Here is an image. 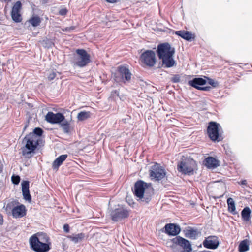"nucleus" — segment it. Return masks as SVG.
<instances>
[{
	"mask_svg": "<svg viewBox=\"0 0 252 252\" xmlns=\"http://www.w3.org/2000/svg\"><path fill=\"white\" fill-rule=\"evenodd\" d=\"M157 52L159 59L162 60L163 65L167 67L173 66V49L170 44L168 43L158 44Z\"/></svg>",
	"mask_w": 252,
	"mask_h": 252,
	"instance_id": "1",
	"label": "nucleus"
},
{
	"mask_svg": "<svg viewBox=\"0 0 252 252\" xmlns=\"http://www.w3.org/2000/svg\"><path fill=\"white\" fill-rule=\"evenodd\" d=\"M134 194L139 199L148 203L153 194V189L151 185L139 180L135 183Z\"/></svg>",
	"mask_w": 252,
	"mask_h": 252,
	"instance_id": "2",
	"label": "nucleus"
},
{
	"mask_svg": "<svg viewBox=\"0 0 252 252\" xmlns=\"http://www.w3.org/2000/svg\"><path fill=\"white\" fill-rule=\"evenodd\" d=\"M23 142L25 145L21 148L22 155L28 158L31 157V155L34 152L40 142L36 140V137L33 135H27Z\"/></svg>",
	"mask_w": 252,
	"mask_h": 252,
	"instance_id": "3",
	"label": "nucleus"
},
{
	"mask_svg": "<svg viewBox=\"0 0 252 252\" xmlns=\"http://www.w3.org/2000/svg\"><path fill=\"white\" fill-rule=\"evenodd\" d=\"M196 167V162L192 159L188 158H185L177 165V170L179 172L189 176L194 174V170Z\"/></svg>",
	"mask_w": 252,
	"mask_h": 252,
	"instance_id": "4",
	"label": "nucleus"
},
{
	"mask_svg": "<svg viewBox=\"0 0 252 252\" xmlns=\"http://www.w3.org/2000/svg\"><path fill=\"white\" fill-rule=\"evenodd\" d=\"M132 74L127 67L120 66L114 75V80L118 83L127 84L131 79Z\"/></svg>",
	"mask_w": 252,
	"mask_h": 252,
	"instance_id": "5",
	"label": "nucleus"
},
{
	"mask_svg": "<svg viewBox=\"0 0 252 252\" xmlns=\"http://www.w3.org/2000/svg\"><path fill=\"white\" fill-rule=\"evenodd\" d=\"M31 248L36 252H47L50 249L51 243L40 242L36 235H32L29 239Z\"/></svg>",
	"mask_w": 252,
	"mask_h": 252,
	"instance_id": "6",
	"label": "nucleus"
},
{
	"mask_svg": "<svg viewBox=\"0 0 252 252\" xmlns=\"http://www.w3.org/2000/svg\"><path fill=\"white\" fill-rule=\"evenodd\" d=\"M220 124L215 122H210L207 128V133L209 138L213 141H220L222 140L220 134L219 133Z\"/></svg>",
	"mask_w": 252,
	"mask_h": 252,
	"instance_id": "7",
	"label": "nucleus"
},
{
	"mask_svg": "<svg viewBox=\"0 0 252 252\" xmlns=\"http://www.w3.org/2000/svg\"><path fill=\"white\" fill-rule=\"evenodd\" d=\"M140 60L145 65L148 67H153L156 63L155 53L152 50H146L141 54Z\"/></svg>",
	"mask_w": 252,
	"mask_h": 252,
	"instance_id": "8",
	"label": "nucleus"
},
{
	"mask_svg": "<svg viewBox=\"0 0 252 252\" xmlns=\"http://www.w3.org/2000/svg\"><path fill=\"white\" fill-rule=\"evenodd\" d=\"M76 53L78 55L75 59V64L80 67H83L87 65L90 62V56L84 49H77Z\"/></svg>",
	"mask_w": 252,
	"mask_h": 252,
	"instance_id": "9",
	"label": "nucleus"
},
{
	"mask_svg": "<svg viewBox=\"0 0 252 252\" xmlns=\"http://www.w3.org/2000/svg\"><path fill=\"white\" fill-rule=\"evenodd\" d=\"M129 215L128 211L122 206H118V208L112 210L110 216L112 220L118 221L127 218Z\"/></svg>",
	"mask_w": 252,
	"mask_h": 252,
	"instance_id": "10",
	"label": "nucleus"
},
{
	"mask_svg": "<svg viewBox=\"0 0 252 252\" xmlns=\"http://www.w3.org/2000/svg\"><path fill=\"white\" fill-rule=\"evenodd\" d=\"M149 171L150 175L152 179L160 180L165 176V172L164 169L157 163H155L152 166Z\"/></svg>",
	"mask_w": 252,
	"mask_h": 252,
	"instance_id": "11",
	"label": "nucleus"
},
{
	"mask_svg": "<svg viewBox=\"0 0 252 252\" xmlns=\"http://www.w3.org/2000/svg\"><path fill=\"white\" fill-rule=\"evenodd\" d=\"M206 83V80L202 78L197 77L189 81L188 84L190 86L195 88L199 90L209 91L211 89V87H200Z\"/></svg>",
	"mask_w": 252,
	"mask_h": 252,
	"instance_id": "12",
	"label": "nucleus"
},
{
	"mask_svg": "<svg viewBox=\"0 0 252 252\" xmlns=\"http://www.w3.org/2000/svg\"><path fill=\"white\" fill-rule=\"evenodd\" d=\"M64 119V116L61 113L54 114L52 112H48L45 116V120L51 124L61 123Z\"/></svg>",
	"mask_w": 252,
	"mask_h": 252,
	"instance_id": "13",
	"label": "nucleus"
},
{
	"mask_svg": "<svg viewBox=\"0 0 252 252\" xmlns=\"http://www.w3.org/2000/svg\"><path fill=\"white\" fill-rule=\"evenodd\" d=\"M203 246L209 249H216L219 245L218 238L216 236H209L203 242Z\"/></svg>",
	"mask_w": 252,
	"mask_h": 252,
	"instance_id": "14",
	"label": "nucleus"
},
{
	"mask_svg": "<svg viewBox=\"0 0 252 252\" xmlns=\"http://www.w3.org/2000/svg\"><path fill=\"white\" fill-rule=\"evenodd\" d=\"M174 244H176L181 247L184 251L183 252H191L192 248L189 242L179 236H176L174 238Z\"/></svg>",
	"mask_w": 252,
	"mask_h": 252,
	"instance_id": "15",
	"label": "nucleus"
},
{
	"mask_svg": "<svg viewBox=\"0 0 252 252\" xmlns=\"http://www.w3.org/2000/svg\"><path fill=\"white\" fill-rule=\"evenodd\" d=\"M22 8V4L20 1L16 2L12 7L11 11V17L12 20L16 22H21L22 19L20 13V10Z\"/></svg>",
	"mask_w": 252,
	"mask_h": 252,
	"instance_id": "16",
	"label": "nucleus"
},
{
	"mask_svg": "<svg viewBox=\"0 0 252 252\" xmlns=\"http://www.w3.org/2000/svg\"><path fill=\"white\" fill-rule=\"evenodd\" d=\"M12 215L14 218H20L24 217L26 214L25 206L21 204L14 207L12 210Z\"/></svg>",
	"mask_w": 252,
	"mask_h": 252,
	"instance_id": "17",
	"label": "nucleus"
},
{
	"mask_svg": "<svg viewBox=\"0 0 252 252\" xmlns=\"http://www.w3.org/2000/svg\"><path fill=\"white\" fill-rule=\"evenodd\" d=\"M21 186L24 199L29 202H31L32 197L29 191V182L28 181H23L21 183Z\"/></svg>",
	"mask_w": 252,
	"mask_h": 252,
	"instance_id": "18",
	"label": "nucleus"
},
{
	"mask_svg": "<svg viewBox=\"0 0 252 252\" xmlns=\"http://www.w3.org/2000/svg\"><path fill=\"white\" fill-rule=\"evenodd\" d=\"M204 164L208 168L214 169L219 166V161L213 157H208L204 160Z\"/></svg>",
	"mask_w": 252,
	"mask_h": 252,
	"instance_id": "19",
	"label": "nucleus"
},
{
	"mask_svg": "<svg viewBox=\"0 0 252 252\" xmlns=\"http://www.w3.org/2000/svg\"><path fill=\"white\" fill-rule=\"evenodd\" d=\"M175 33L176 34L181 36L182 38L187 41H191L195 38L194 36L189 31H176Z\"/></svg>",
	"mask_w": 252,
	"mask_h": 252,
	"instance_id": "20",
	"label": "nucleus"
},
{
	"mask_svg": "<svg viewBox=\"0 0 252 252\" xmlns=\"http://www.w3.org/2000/svg\"><path fill=\"white\" fill-rule=\"evenodd\" d=\"M67 155H62L58 157L52 163V168L54 170H58L59 167L62 164L63 162L66 159Z\"/></svg>",
	"mask_w": 252,
	"mask_h": 252,
	"instance_id": "21",
	"label": "nucleus"
},
{
	"mask_svg": "<svg viewBox=\"0 0 252 252\" xmlns=\"http://www.w3.org/2000/svg\"><path fill=\"white\" fill-rule=\"evenodd\" d=\"M199 234L200 232L197 229L190 228L185 231V236L188 238L195 240L197 239Z\"/></svg>",
	"mask_w": 252,
	"mask_h": 252,
	"instance_id": "22",
	"label": "nucleus"
},
{
	"mask_svg": "<svg viewBox=\"0 0 252 252\" xmlns=\"http://www.w3.org/2000/svg\"><path fill=\"white\" fill-rule=\"evenodd\" d=\"M85 237V234L83 233L74 234L71 235L67 236V238L69 239L74 243H77L81 242L84 239Z\"/></svg>",
	"mask_w": 252,
	"mask_h": 252,
	"instance_id": "23",
	"label": "nucleus"
},
{
	"mask_svg": "<svg viewBox=\"0 0 252 252\" xmlns=\"http://www.w3.org/2000/svg\"><path fill=\"white\" fill-rule=\"evenodd\" d=\"M251 211L250 209L246 207L244 208L241 212L242 218L244 221H248L250 220L251 216L250 214Z\"/></svg>",
	"mask_w": 252,
	"mask_h": 252,
	"instance_id": "24",
	"label": "nucleus"
},
{
	"mask_svg": "<svg viewBox=\"0 0 252 252\" xmlns=\"http://www.w3.org/2000/svg\"><path fill=\"white\" fill-rule=\"evenodd\" d=\"M227 203L228 211L234 215L236 214L237 212L236 211L235 204L233 199L232 198H228Z\"/></svg>",
	"mask_w": 252,
	"mask_h": 252,
	"instance_id": "25",
	"label": "nucleus"
},
{
	"mask_svg": "<svg viewBox=\"0 0 252 252\" xmlns=\"http://www.w3.org/2000/svg\"><path fill=\"white\" fill-rule=\"evenodd\" d=\"M249 249V241L246 239L242 241L239 245V252H245Z\"/></svg>",
	"mask_w": 252,
	"mask_h": 252,
	"instance_id": "26",
	"label": "nucleus"
},
{
	"mask_svg": "<svg viewBox=\"0 0 252 252\" xmlns=\"http://www.w3.org/2000/svg\"><path fill=\"white\" fill-rule=\"evenodd\" d=\"M43 133V130L39 127H36L34 130L33 132L29 133L28 135H33L36 137V140L41 142V138L40 136Z\"/></svg>",
	"mask_w": 252,
	"mask_h": 252,
	"instance_id": "27",
	"label": "nucleus"
},
{
	"mask_svg": "<svg viewBox=\"0 0 252 252\" xmlns=\"http://www.w3.org/2000/svg\"><path fill=\"white\" fill-rule=\"evenodd\" d=\"M37 236V238L40 242H43L45 243H51L49 242V237L47 236L46 233L41 232V233H37L35 234Z\"/></svg>",
	"mask_w": 252,
	"mask_h": 252,
	"instance_id": "28",
	"label": "nucleus"
},
{
	"mask_svg": "<svg viewBox=\"0 0 252 252\" xmlns=\"http://www.w3.org/2000/svg\"><path fill=\"white\" fill-rule=\"evenodd\" d=\"M91 116V113L89 111H81L77 115V119L80 121H84Z\"/></svg>",
	"mask_w": 252,
	"mask_h": 252,
	"instance_id": "29",
	"label": "nucleus"
},
{
	"mask_svg": "<svg viewBox=\"0 0 252 252\" xmlns=\"http://www.w3.org/2000/svg\"><path fill=\"white\" fill-rule=\"evenodd\" d=\"M163 229V232L169 235L173 236V223L166 224Z\"/></svg>",
	"mask_w": 252,
	"mask_h": 252,
	"instance_id": "30",
	"label": "nucleus"
},
{
	"mask_svg": "<svg viewBox=\"0 0 252 252\" xmlns=\"http://www.w3.org/2000/svg\"><path fill=\"white\" fill-rule=\"evenodd\" d=\"M61 126L62 128L63 132L65 133H68L70 131V124L65 119L61 123Z\"/></svg>",
	"mask_w": 252,
	"mask_h": 252,
	"instance_id": "31",
	"label": "nucleus"
},
{
	"mask_svg": "<svg viewBox=\"0 0 252 252\" xmlns=\"http://www.w3.org/2000/svg\"><path fill=\"white\" fill-rule=\"evenodd\" d=\"M29 22L32 25V26L36 27L39 25L41 22V20L39 17L34 16L30 19Z\"/></svg>",
	"mask_w": 252,
	"mask_h": 252,
	"instance_id": "32",
	"label": "nucleus"
},
{
	"mask_svg": "<svg viewBox=\"0 0 252 252\" xmlns=\"http://www.w3.org/2000/svg\"><path fill=\"white\" fill-rule=\"evenodd\" d=\"M11 181L15 185H18L20 181V178L19 176L13 175L11 177Z\"/></svg>",
	"mask_w": 252,
	"mask_h": 252,
	"instance_id": "33",
	"label": "nucleus"
},
{
	"mask_svg": "<svg viewBox=\"0 0 252 252\" xmlns=\"http://www.w3.org/2000/svg\"><path fill=\"white\" fill-rule=\"evenodd\" d=\"M181 231V228L180 226L176 223H174V236H177Z\"/></svg>",
	"mask_w": 252,
	"mask_h": 252,
	"instance_id": "34",
	"label": "nucleus"
},
{
	"mask_svg": "<svg viewBox=\"0 0 252 252\" xmlns=\"http://www.w3.org/2000/svg\"><path fill=\"white\" fill-rule=\"evenodd\" d=\"M111 97L114 99H116V97H119H119V93L116 90H114L111 92Z\"/></svg>",
	"mask_w": 252,
	"mask_h": 252,
	"instance_id": "35",
	"label": "nucleus"
},
{
	"mask_svg": "<svg viewBox=\"0 0 252 252\" xmlns=\"http://www.w3.org/2000/svg\"><path fill=\"white\" fill-rule=\"evenodd\" d=\"M205 78H207L208 80V83L212 85L213 87H216L217 85L218 84V83L217 82H215L214 80L209 78L207 77H204Z\"/></svg>",
	"mask_w": 252,
	"mask_h": 252,
	"instance_id": "36",
	"label": "nucleus"
},
{
	"mask_svg": "<svg viewBox=\"0 0 252 252\" xmlns=\"http://www.w3.org/2000/svg\"><path fill=\"white\" fill-rule=\"evenodd\" d=\"M56 73L54 72H52V73L49 74V75L48 77V79L49 81H52L56 77Z\"/></svg>",
	"mask_w": 252,
	"mask_h": 252,
	"instance_id": "37",
	"label": "nucleus"
},
{
	"mask_svg": "<svg viewBox=\"0 0 252 252\" xmlns=\"http://www.w3.org/2000/svg\"><path fill=\"white\" fill-rule=\"evenodd\" d=\"M75 28V27L74 26H70L68 27H66L64 29H63V31H66V32H70L72 30H74Z\"/></svg>",
	"mask_w": 252,
	"mask_h": 252,
	"instance_id": "38",
	"label": "nucleus"
},
{
	"mask_svg": "<svg viewBox=\"0 0 252 252\" xmlns=\"http://www.w3.org/2000/svg\"><path fill=\"white\" fill-rule=\"evenodd\" d=\"M63 229L65 232L68 233L69 231V226L68 224H65L63 225Z\"/></svg>",
	"mask_w": 252,
	"mask_h": 252,
	"instance_id": "39",
	"label": "nucleus"
},
{
	"mask_svg": "<svg viewBox=\"0 0 252 252\" xmlns=\"http://www.w3.org/2000/svg\"><path fill=\"white\" fill-rule=\"evenodd\" d=\"M67 10L66 9H62L59 11V14L61 15H64L66 14Z\"/></svg>",
	"mask_w": 252,
	"mask_h": 252,
	"instance_id": "40",
	"label": "nucleus"
},
{
	"mask_svg": "<svg viewBox=\"0 0 252 252\" xmlns=\"http://www.w3.org/2000/svg\"><path fill=\"white\" fill-rule=\"evenodd\" d=\"M166 244L168 247H172L173 246V240L171 239L170 241H168L166 243Z\"/></svg>",
	"mask_w": 252,
	"mask_h": 252,
	"instance_id": "41",
	"label": "nucleus"
},
{
	"mask_svg": "<svg viewBox=\"0 0 252 252\" xmlns=\"http://www.w3.org/2000/svg\"><path fill=\"white\" fill-rule=\"evenodd\" d=\"M180 81V76L179 75H174V82H178Z\"/></svg>",
	"mask_w": 252,
	"mask_h": 252,
	"instance_id": "42",
	"label": "nucleus"
},
{
	"mask_svg": "<svg viewBox=\"0 0 252 252\" xmlns=\"http://www.w3.org/2000/svg\"><path fill=\"white\" fill-rule=\"evenodd\" d=\"M106 1L110 3H114L117 2L119 0H106Z\"/></svg>",
	"mask_w": 252,
	"mask_h": 252,
	"instance_id": "43",
	"label": "nucleus"
},
{
	"mask_svg": "<svg viewBox=\"0 0 252 252\" xmlns=\"http://www.w3.org/2000/svg\"><path fill=\"white\" fill-rule=\"evenodd\" d=\"M3 223V219L2 215L0 213V225H2Z\"/></svg>",
	"mask_w": 252,
	"mask_h": 252,
	"instance_id": "44",
	"label": "nucleus"
},
{
	"mask_svg": "<svg viewBox=\"0 0 252 252\" xmlns=\"http://www.w3.org/2000/svg\"><path fill=\"white\" fill-rule=\"evenodd\" d=\"M247 183V181L246 180H243L241 182L240 184L242 185H246Z\"/></svg>",
	"mask_w": 252,
	"mask_h": 252,
	"instance_id": "45",
	"label": "nucleus"
},
{
	"mask_svg": "<svg viewBox=\"0 0 252 252\" xmlns=\"http://www.w3.org/2000/svg\"><path fill=\"white\" fill-rule=\"evenodd\" d=\"M53 44L52 42H49V46L50 47L51 46V45Z\"/></svg>",
	"mask_w": 252,
	"mask_h": 252,
	"instance_id": "46",
	"label": "nucleus"
},
{
	"mask_svg": "<svg viewBox=\"0 0 252 252\" xmlns=\"http://www.w3.org/2000/svg\"><path fill=\"white\" fill-rule=\"evenodd\" d=\"M174 65H175L176 63H175V61H174Z\"/></svg>",
	"mask_w": 252,
	"mask_h": 252,
	"instance_id": "47",
	"label": "nucleus"
}]
</instances>
